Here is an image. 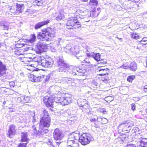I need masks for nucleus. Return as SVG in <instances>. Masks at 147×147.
Segmentation results:
<instances>
[{
    "instance_id": "nucleus-1",
    "label": "nucleus",
    "mask_w": 147,
    "mask_h": 147,
    "mask_svg": "<svg viewBox=\"0 0 147 147\" xmlns=\"http://www.w3.org/2000/svg\"><path fill=\"white\" fill-rule=\"evenodd\" d=\"M72 100L71 95L67 94L64 97L62 98L55 96L54 99L51 97L46 96L44 98L43 101L47 107H53V105L54 100L55 101H57L59 103H61L63 105H68L71 102Z\"/></svg>"
},
{
    "instance_id": "nucleus-2",
    "label": "nucleus",
    "mask_w": 147,
    "mask_h": 147,
    "mask_svg": "<svg viewBox=\"0 0 147 147\" xmlns=\"http://www.w3.org/2000/svg\"><path fill=\"white\" fill-rule=\"evenodd\" d=\"M54 34L49 32L48 30L46 29L42 32L39 33L38 34L37 38L42 41L47 42L51 41L55 36Z\"/></svg>"
},
{
    "instance_id": "nucleus-3",
    "label": "nucleus",
    "mask_w": 147,
    "mask_h": 147,
    "mask_svg": "<svg viewBox=\"0 0 147 147\" xmlns=\"http://www.w3.org/2000/svg\"><path fill=\"white\" fill-rule=\"evenodd\" d=\"M93 139L92 136L89 133H85L79 137L78 140L82 145H85L88 144Z\"/></svg>"
},
{
    "instance_id": "nucleus-4",
    "label": "nucleus",
    "mask_w": 147,
    "mask_h": 147,
    "mask_svg": "<svg viewBox=\"0 0 147 147\" xmlns=\"http://www.w3.org/2000/svg\"><path fill=\"white\" fill-rule=\"evenodd\" d=\"M34 60L36 62L38 65H41L45 67H49L51 64L50 61L43 57H36L34 59Z\"/></svg>"
},
{
    "instance_id": "nucleus-5",
    "label": "nucleus",
    "mask_w": 147,
    "mask_h": 147,
    "mask_svg": "<svg viewBox=\"0 0 147 147\" xmlns=\"http://www.w3.org/2000/svg\"><path fill=\"white\" fill-rule=\"evenodd\" d=\"M77 17H71L68 18L66 24V28L68 29L73 28L76 25H78V22L77 20Z\"/></svg>"
},
{
    "instance_id": "nucleus-6",
    "label": "nucleus",
    "mask_w": 147,
    "mask_h": 147,
    "mask_svg": "<svg viewBox=\"0 0 147 147\" xmlns=\"http://www.w3.org/2000/svg\"><path fill=\"white\" fill-rule=\"evenodd\" d=\"M53 136L54 139L56 140H61L64 137L62 131L58 129H56L54 131Z\"/></svg>"
},
{
    "instance_id": "nucleus-7",
    "label": "nucleus",
    "mask_w": 147,
    "mask_h": 147,
    "mask_svg": "<svg viewBox=\"0 0 147 147\" xmlns=\"http://www.w3.org/2000/svg\"><path fill=\"white\" fill-rule=\"evenodd\" d=\"M51 120L50 117L46 118L45 117H42L40 121V125L41 126V127H48L50 125Z\"/></svg>"
},
{
    "instance_id": "nucleus-8",
    "label": "nucleus",
    "mask_w": 147,
    "mask_h": 147,
    "mask_svg": "<svg viewBox=\"0 0 147 147\" xmlns=\"http://www.w3.org/2000/svg\"><path fill=\"white\" fill-rule=\"evenodd\" d=\"M80 70L78 67H73V66H69L68 71L69 73L74 75H78L82 76L83 75V73L78 72V70Z\"/></svg>"
},
{
    "instance_id": "nucleus-9",
    "label": "nucleus",
    "mask_w": 147,
    "mask_h": 147,
    "mask_svg": "<svg viewBox=\"0 0 147 147\" xmlns=\"http://www.w3.org/2000/svg\"><path fill=\"white\" fill-rule=\"evenodd\" d=\"M62 82L63 83L65 82L68 84L69 85L72 86H76V83L74 82V80L71 78L66 77L62 79Z\"/></svg>"
},
{
    "instance_id": "nucleus-10",
    "label": "nucleus",
    "mask_w": 147,
    "mask_h": 147,
    "mask_svg": "<svg viewBox=\"0 0 147 147\" xmlns=\"http://www.w3.org/2000/svg\"><path fill=\"white\" fill-rule=\"evenodd\" d=\"M96 71L98 72V75L100 76L108 75L109 72V69L107 68L106 69H100L97 68L96 69Z\"/></svg>"
},
{
    "instance_id": "nucleus-11",
    "label": "nucleus",
    "mask_w": 147,
    "mask_h": 147,
    "mask_svg": "<svg viewBox=\"0 0 147 147\" xmlns=\"http://www.w3.org/2000/svg\"><path fill=\"white\" fill-rule=\"evenodd\" d=\"M79 133H76L75 132H73L71 134H69L68 138L67 140H70L71 141H75V140H78L79 139Z\"/></svg>"
},
{
    "instance_id": "nucleus-12",
    "label": "nucleus",
    "mask_w": 147,
    "mask_h": 147,
    "mask_svg": "<svg viewBox=\"0 0 147 147\" xmlns=\"http://www.w3.org/2000/svg\"><path fill=\"white\" fill-rule=\"evenodd\" d=\"M6 70L5 65L0 61V77L5 73Z\"/></svg>"
},
{
    "instance_id": "nucleus-13",
    "label": "nucleus",
    "mask_w": 147,
    "mask_h": 147,
    "mask_svg": "<svg viewBox=\"0 0 147 147\" xmlns=\"http://www.w3.org/2000/svg\"><path fill=\"white\" fill-rule=\"evenodd\" d=\"M78 140H75V141H71L70 140H67V144L68 146H70L72 147H78L79 145L78 143Z\"/></svg>"
},
{
    "instance_id": "nucleus-14",
    "label": "nucleus",
    "mask_w": 147,
    "mask_h": 147,
    "mask_svg": "<svg viewBox=\"0 0 147 147\" xmlns=\"http://www.w3.org/2000/svg\"><path fill=\"white\" fill-rule=\"evenodd\" d=\"M15 128V126L14 125H11L10 126L8 132V135L9 137H12V136L15 134L16 130Z\"/></svg>"
},
{
    "instance_id": "nucleus-15",
    "label": "nucleus",
    "mask_w": 147,
    "mask_h": 147,
    "mask_svg": "<svg viewBox=\"0 0 147 147\" xmlns=\"http://www.w3.org/2000/svg\"><path fill=\"white\" fill-rule=\"evenodd\" d=\"M46 127H41L40 125L39 129L38 132H37L38 135H43L48 132V129H45Z\"/></svg>"
},
{
    "instance_id": "nucleus-16",
    "label": "nucleus",
    "mask_w": 147,
    "mask_h": 147,
    "mask_svg": "<svg viewBox=\"0 0 147 147\" xmlns=\"http://www.w3.org/2000/svg\"><path fill=\"white\" fill-rule=\"evenodd\" d=\"M49 23V21L48 20L43 21L41 22H39L36 24L34 28L35 29H38L42 26L46 25Z\"/></svg>"
},
{
    "instance_id": "nucleus-17",
    "label": "nucleus",
    "mask_w": 147,
    "mask_h": 147,
    "mask_svg": "<svg viewBox=\"0 0 147 147\" xmlns=\"http://www.w3.org/2000/svg\"><path fill=\"white\" fill-rule=\"evenodd\" d=\"M129 67V69L130 70L132 71H135L137 68V64L135 62L132 61L130 63Z\"/></svg>"
},
{
    "instance_id": "nucleus-18",
    "label": "nucleus",
    "mask_w": 147,
    "mask_h": 147,
    "mask_svg": "<svg viewBox=\"0 0 147 147\" xmlns=\"http://www.w3.org/2000/svg\"><path fill=\"white\" fill-rule=\"evenodd\" d=\"M18 100L23 102H28L29 101V98L28 96H23L18 98Z\"/></svg>"
},
{
    "instance_id": "nucleus-19",
    "label": "nucleus",
    "mask_w": 147,
    "mask_h": 147,
    "mask_svg": "<svg viewBox=\"0 0 147 147\" xmlns=\"http://www.w3.org/2000/svg\"><path fill=\"white\" fill-rule=\"evenodd\" d=\"M44 46L42 44H38L36 47V49L39 52H42L44 51Z\"/></svg>"
},
{
    "instance_id": "nucleus-20",
    "label": "nucleus",
    "mask_w": 147,
    "mask_h": 147,
    "mask_svg": "<svg viewBox=\"0 0 147 147\" xmlns=\"http://www.w3.org/2000/svg\"><path fill=\"white\" fill-rule=\"evenodd\" d=\"M92 57L97 61H101L102 60L100 57V55L99 53H94L91 55Z\"/></svg>"
},
{
    "instance_id": "nucleus-21",
    "label": "nucleus",
    "mask_w": 147,
    "mask_h": 147,
    "mask_svg": "<svg viewBox=\"0 0 147 147\" xmlns=\"http://www.w3.org/2000/svg\"><path fill=\"white\" fill-rule=\"evenodd\" d=\"M69 67L67 64H65V66H61L59 67V71L60 72H65L66 71H68Z\"/></svg>"
},
{
    "instance_id": "nucleus-22",
    "label": "nucleus",
    "mask_w": 147,
    "mask_h": 147,
    "mask_svg": "<svg viewBox=\"0 0 147 147\" xmlns=\"http://www.w3.org/2000/svg\"><path fill=\"white\" fill-rule=\"evenodd\" d=\"M98 2L97 0H90L89 5V7H92L97 6Z\"/></svg>"
},
{
    "instance_id": "nucleus-23",
    "label": "nucleus",
    "mask_w": 147,
    "mask_h": 147,
    "mask_svg": "<svg viewBox=\"0 0 147 147\" xmlns=\"http://www.w3.org/2000/svg\"><path fill=\"white\" fill-rule=\"evenodd\" d=\"M72 50L73 51L71 52V54L74 55H76L79 52V47L78 46H76L72 48Z\"/></svg>"
},
{
    "instance_id": "nucleus-24",
    "label": "nucleus",
    "mask_w": 147,
    "mask_h": 147,
    "mask_svg": "<svg viewBox=\"0 0 147 147\" xmlns=\"http://www.w3.org/2000/svg\"><path fill=\"white\" fill-rule=\"evenodd\" d=\"M26 133H23L22 136L21 141L22 142H25V143H28V142L29 140L27 138Z\"/></svg>"
},
{
    "instance_id": "nucleus-25",
    "label": "nucleus",
    "mask_w": 147,
    "mask_h": 147,
    "mask_svg": "<svg viewBox=\"0 0 147 147\" xmlns=\"http://www.w3.org/2000/svg\"><path fill=\"white\" fill-rule=\"evenodd\" d=\"M65 64H66L64 63V60L63 59L59 58L58 59L57 62V65L59 67L61 66H65Z\"/></svg>"
},
{
    "instance_id": "nucleus-26",
    "label": "nucleus",
    "mask_w": 147,
    "mask_h": 147,
    "mask_svg": "<svg viewBox=\"0 0 147 147\" xmlns=\"http://www.w3.org/2000/svg\"><path fill=\"white\" fill-rule=\"evenodd\" d=\"M23 6H24L23 4H17L16 5L17 8L16 10V13L17 15L19 13L22 12V8Z\"/></svg>"
},
{
    "instance_id": "nucleus-27",
    "label": "nucleus",
    "mask_w": 147,
    "mask_h": 147,
    "mask_svg": "<svg viewBox=\"0 0 147 147\" xmlns=\"http://www.w3.org/2000/svg\"><path fill=\"white\" fill-rule=\"evenodd\" d=\"M72 47L71 46L69 45H67L66 47L64 48V51L65 52L71 53V54L72 51H73V50H72Z\"/></svg>"
},
{
    "instance_id": "nucleus-28",
    "label": "nucleus",
    "mask_w": 147,
    "mask_h": 147,
    "mask_svg": "<svg viewBox=\"0 0 147 147\" xmlns=\"http://www.w3.org/2000/svg\"><path fill=\"white\" fill-rule=\"evenodd\" d=\"M36 38V36L34 34H33L30 36L29 39L27 40V41L28 42H30L31 43H33Z\"/></svg>"
},
{
    "instance_id": "nucleus-29",
    "label": "nucleus",
    "mask_w": 147,
    "mask_h": 147,
    "mask_svg": "<svg viewBox=\"0 0 147 147\" xmlns=\"http://www.w3.org/2000/svg\"><path fill=\"white\" fill-rule=\"evenodd\" d=\"M84 101V100L80 99L78 100L77 102L79 106L84 107L85 106V104L86 105H88L87 104H85Z\"/></svg>"
},
{
    "instance_id": "nucleus-30",
    "label": "nucleus",
    "mask_w": 147,
    "mask_h": 147,
    "mask_svg": "<svg viewBox=\"0 0 147 147\" xmlns=\"http://www.w3.org/2000/svg\"><path fill=\"white\" fill-rule=\"evenodd\" d=\"M97 120L99 121H101L102 124L106 123L108 121L107 119L105 118H101L98 117H97Z\"/></svg>"
},
{
    "instance_id": "nucleus-31",
    "label": "nucleus",
    "mask_w": 147,
    "mask_h": 147,
    "mask_svg": "<svg viewBox=\"0 0 147 147\" xmlns=\"http://www.w3.org/2000/svg\"><path fill=\"white\" fill-rule=\"evenodd\" d=\"M64 18V15L60 13V14L55 19L57 21H59L62 20Z\"/></svg>"
},
{
    "instance_id": "nucleus-32",
    "label": "nucleus",
    "mask_w": 147,
    "mask_h": 147,
    "mask_svg": "<svg viewBox=\"0 0 147 147\" xmlns=\"http://www.w3.org/2000/svg\"><path fill=\"white\" fill-rule=\"evenodd\" d=\"M21 59L22 61L26 63L27 62H29L30 61V60L31 59V58H30L25 57H21Z\"/></svg>"
},
{
    "instance_id": "nucleus-33",
    "label": "nucleus",
    "mask_w": 147,
    "mask_h": 147,
    "mask_svg": "<svg viewBox=\"0 0 147 147\" xmlns=\"http://www.w3.org/2000/svg\"><path fill=\"white\" fill-rule=\"evenodd\" d=\"M0 26L2 27V28L4 30H7L8 29L9 27V25L7 24L3 23L2 22H0Z\"/></svg>"
},
{
    "instance_id": "nucleus-34",
    "label": "nucleus",
    "mask_w": 147,
    "mask_h": 147,
    "mask_svg": "<svg viewBox=\"0 0 147 147\" xmlns=\"http://www.w3.org/2000/svg\"><path fill=\"white\" fill-rule=\"evenodd\" d=\"M125 7L129 11L131 12H134L137 10L134 7H130L129 6H126Z\"/></svg>"
},
{
    "instance_id": "nucleus-35",
    "label": "nucleus",
    "mask_w": 147,
    "mask_h": 147,
    "mask_svg": "<svg viewBox=\"0 0 147 147\" xmlns=\"http://www.w3.org/2000/svg\"><path fill=\"white\" fill-rule=\"evenodd\" d=\"M43 115L42 117L45 118L50 117L48 111L46 109H44L43 111Z\"/></svg>"
},
{
    "instance_id": "nucleus-36",
    "label": "nucleus",
    "mask_w": 147,
    "mask_h": 147,
    "mask_svg": "<svg viewBox=\"0 0 147 147\" xmlns=\"http://www.w3.org/2000/svg\"><path fill=\"white\" fill-rule=\"evenodd\" d=\"M131 36L132 38L135 39H138L139 38V37L138 35L136 33H133L131 34Z\"/></svg>"
},
{
    "instance_id": "nucleus-37",
    "label": "nucleus",
    "mask_w": 147,
    "mask_h": 147,
    "mask_svg": "<svg viewBox=\"0 0 147 147\" xmlns=\"http://www.w3.org/2000/svg\"><path fill=\"white\" fill-rule=\"evenodd\" d=\"M43 78L41 76H36L35 79H34L35 82H38L42 80V79Z\"/></svg>"
},
{
    "instance_id": "nucleus-38",
    "label": "nucleus",
    "mask_w": 147,
    "mask_h": 147,
    "mask_svg": "<svg viewBox=\"0 0 147 147\" xmlns=\"http://www.w3.org/2000/svg\"><path fill=\"white\" fill-rule=\"evenodd\" d=\"M36 76H34L33 74L30 75V76H29V80L33 82H35L34 80H35L34 79L36 78Z\"/></svg>"
},
{
    "instance_id": "nucleus-39",
    "label": "nucleus",
    "mask_w": 147,
    "mask_h": 147,
    "mask_svg": "<svg viewBox=\"0 0 147 147\" xmlns=\"http://www.w3.org/2000/svg\"><path fill=\"white\" fill-rule=\"evenodd\" d=\"M135 76H128L127 79V81L129 82H131L133 79L135 78Z\"/></svg>"
},
{
    "instance_id": "nucleus-40",
    "label": "nucleus",
    "mask_w": 147,
    "mask_h": 147,
    "mask_svg": "<svg viewBox=\"0 0 147 147\" xmlns=\"http://www.w3.org/2000/svg\"><path fill=\"white\" fill-rule=\"evenodd\" d=\"M19 42H18L16 44V47L17 48H20L22 47L23 46H24L25 45H26V44H20L19 43Z\"/></svg>"
},
{
    "instance_id": "nucleus-41",
    "label": "nucleus",
    "mask_w": 147,
    "mask_h": 147,
    "mask_svg": "<svg viewBox=\"0 0 147 147\" xmlns=\"http://www.w3.org/2000/svg\"><path fill=\"white\" fill-rule=\"evenodd\" d=\"M50 47L51 51L55 52L56 51L57 49L55 48V45H50Z\"/></svg>"
},
{
    "instance_id": "nucleus-42",
    "label": "nucleus",
    "mask_w": 147,
    "mask_h": 147,
    "mask_svg": "<svg viewBox=\"0 0 147 147\" xmlns=\"http://www.w3.org/2000/svg\"><path fill=\"white\" fill-rule=\"evenodd\" d=\"M9 9L10 10V11H9V12H10L12 13L14 15L17 14L16 13V11L15 9L11 7H9Z\"/></svg>"
},
{
    "instance_id": "nucleus-43",
    "label": "nucleus",
    "mask_w": 147,
    "mask_h": 147,
    "mask_svg": "<svg viewBox=\"0 0 147 147\" xmlns=\"http://www.w3.org/2000/svg\"><path fill=\"white\" fill-rule=\"evenodd\" d=\"M83 12L80 9H78L75 12V14L78 16L77 14H79V15H82V13Z\"/></svg>"
},
{
    "instance_id": "nucleus-44",
    "label": "nucleus",
    "mask_w": 147,
    "mask_h": 147,
    "mask_svg": "<svg viewBox=\"0 0 147 147\" xmlns=\"http://www.w3.org/2000/svg\"><path fill=\"white\" fill-rule=\"evenodd\" d=\"M76 57L81 61H83V60L85 59V56H80L78 57L76 56Z\"/></svg>"
},
{
    "instance_id": "nucleus-45",
    "label": "nucleus",
    "mask_w": 147,
    "mask_h": 147,
    "mask_svg": "<svg viewBox=\"0 0 147 147\" xmlns=\"http://www.w3.org/2000/svg\"><path fill=\"white\" fill-rule=\"evenodd\" d=\"M133 125L131 123H125L123 124H121V125H123V126H125L126 127H129L131 126V125Z\"/></svg>"
},
{
    "instance_id": "nucleus-46",
    "label": "nucleus",
    "mask_w": 147,
    "mask_h": 147,
    "mask_svg": "<svg viewBox=\"0 0 147 147\" xmlns=\"http://www.w3.org/2000/svg\"><path fill=\"white\" fill-rule=\"evenodd\" d=\"M141 144H143L144 145H146L147 143V139H143L140 142Z\"/></svg>"
},
{
    "instance_id": "nucleus-47",
    "label": "nucleus",
    "mask_w": 147,
    "mask_h": 147,
    "mask_svg": "<svg viewBox=\"0 0 147 147\" xmlns=\"http://www.w3.org/2000/svg\"><path fill=\"white\" fill-rule=\"evenodd\" d=\"M120 68H122L125 69H129V66H127L123 64L120 67Z\"/></svg>"
},
{
    "instance_id": "nucleus-48",
    "label": "nucleus",
    "mask_w": 147,
    "mask_h": 147,
    "mask_svg": "<svg viewBox=\"0 0 147 147\" xmlns=\"http://www.w3.org/2000/svg\"><path fill=\"white\" fill-rule=\"evenodd\" d=\"M27 143H20L18 145V147H26V145Z\"/></svg>"
},
{
    "instance_id": "nucleus-49",
    "label": "nucleus",
    "mask_w": 147,
    "mask_h": 147,
    "mask_svg": "<svg viewBox=\"0 0 147 147\" xmlns=\"http://www.w3.org/2000/svg\"><path fill=\"white\" fill-rule=\"evenodd\" d=\"M15 54L18 55H22V54L21 53V52L20 50L15 51Z\"/></svg>"
},
{
    "instance_id": "nucleus-50",
    "label": "nucleus",
    "mask_w": 147,
    "mask_h": 147,
    "mask_svg": "<svg viewBox=\"0 0 147 147\" xmlns=\"http://www.w3.org/2000/svg\"><path fill=\"white\" fill-rule=\"evenodd\" d=\"M99 111L100 112L104 114H105V113L106 112L105 109L103 108H101L100 109Z\"/></svg>"
},
{
    "instance_id": "nucleus-51",
    "label": "nucleus",
    "mask_w": 147,
    "mask_h": 147,
    "mask_svg": "<svg viewBox=\"0 0 147 147\" xmlns=\"http://www.w3.org/2000/svg\"><path fill=\"white\" fill-rule=\"evenodd\" d=\"M124 147H136V146L134 144H130L127 145Z\"/></svg>"
},
{
    "instance_id": "nucleus-52",
    "label": "nucleus",
    "mask_w": 147,
    "mask_h": 147,
    "mask_svg": "<svg viewBox=\"0 0 147 147\" xmlns=\"http://www.w3.org/2000/svg\"><path fill=\"white\" fill-rule=\"evenodd\" d=\"M106 63V61H103L100 62V63H99L98 64V65H97L98 66H100V65H99L100 64H101V65L102 66H104L105 65Z\"/></svg>"
},
{
    "instance_id": "nucleus-53",
    "label": "nucleus",
    "mask_w": 147,
    "mask_h": 147,
    "mask_svg": "<svg viewBox=\"0 0 147 147\" xmlns=\"http://www.w3.org/2000/svg\"><path fill=\"white\" fill-rule=\"evenodd\" d=\"M109 80V78L107 76H106L104 78H102V81H105V80Z\"/></svg>"
},
{
    "instance_id": "nucleus-54",
    "label": "nucleus",
    "mask_w": 147,
    "mask_h": 147,
    "mask_svg": "<svg viewBox=\"0 0 147 147\" xmlns=\"http://www.w3.org/2000/svg\"><path fill=\"white\" fill-rule=\"evenodd\" d=\"M78 72L79 73L80 72L83 73V75H82V76H83L84 75L85 70L80 69V70H78Z\"/></svg>"
},
{
    "instance_id": "nucleus-55",
    "label": "nucleus",
    "mask_w": 147,
    "mask_h": 147,
    "mask_svg": "<svg viewBox=\"0 0 147 147\" xmlns=\"http://www.w3.org/2000/svg\"><path fill=\"white\" fill-rule=\"evenodd\" d=\"M147 41V38L146 37L143 38L142 40L141 41V43L142 44H144V43H142L143 42H145Z\"/></svg>"
},
{
    "instance_id": "nucleus-56",
    "label": "nucleus",
    "mask_w": 147,
    "mask_h": 147,
    "mask_svg": "<svg viewBox=\"0 0 147 147\" xmlns=\"http://www.w3.org/2000/svg\"><path fill=\"white\" fill-rule=\"evenodd\" d=\"M84 60H83V61L85 62L86 63H89L90 61L89 60V59L88 58H85Z\"/></svg>"
},
{
    "instance_id": "nucleus-57",
    "label": "nucleus",
    "mask_w": 147,
    "mask_h": 147,
    "mask_svg": "<svg viewBox=\"0 0 147 147\" xmlns=\"http://www.w3.org/2000/svg\"><path fill=\"white\" fill-rule=\"evenodd\" d=\"M113 98L112 97L109 96H108V97L105 98L107 100H108L109 99H110V101H111L113 100Z\"/></svg>"
},
{
    "instance_id": "nucleus-58",
    "label": "nucleus",
    "mask_w": 147,
    "mask_h": 147,
    "mask_svg": "<svg viewBox=\"0 0 147 147\" xmlns=\"http://www.w3.org/2000/svg\"><path fill=\"white\" fill-rule=\"evenodd\" d=\"M48 141L47 142V143L49 145H53V143L51 140H48Z\"/></svg>"
},
{
    "instance_id": "nucleus-59",
    "label": "nucleus",
    "mask_w": 147,
    "mask_h": 147,
    "mask_svg": "<svg viewBox=\"0 0 147 147\" xmlns=\"http://www.w3.org/2000/svg\"><path fill=\"white\" fill-rule=\"evenodd\" d=\"M135 108H136V106H135V105L133 104H131V109L132 110L134 111V110H135Z\"/></svg>"
},
{
    "instance_id": "nucleus-60",
    "label": "nucleus",
    "mask_w": 147,
    "mask_h": 147,
    "mask_svg": "<svg viewBox=\"0 0 147 147\" xmlns=\"http://www.w3.org/2000/svg\"><path fill=\"white\" fill-rule=\"evenodd\" d=\"M90 121L91 122H95L96 121V119L94 118H92L90 119Z\"/></svg>"
},
{
    "instance_id": "nucleus-61",
    "label": "nucleus",
    "mask_w": 147,
    "mask_h": 147,
    "mask_svg": "<svg viewBox=\"0 0 147 147\" xmlns=\"http://www.w3.org/2000/svg\"><path fill=\"white\" fill-rule=\"evenodd\" d=\"M32 128L33 129H34V130L37 133V130L36 129V127H35V125H33L32 127ZM34 132L35 133V132L34 131Z\"/></svg>"
},
{
    "instance_id": "nucleus-62",
    "label": "nucleus",
    "mask_w": 147,
    "mask_h": 147,
    "mask_svg": "<svg viewBox=\"0 0 147 147\" xmlns=\"http://www.w3.org/2000/svg\"><path fill=\"white\" fill-rule=\"evenodd\" d=\"M42 4V1H39V2L37 4H36L37 6H40Z\"/></svg>"
},
{
    "instance_id": "nucleus-63",
    "label": "nucleus",
    "mask_w": 147,
    "mask_h": 147,
    "mask_svg": "<svg viewBox=\"0 0 147 147\" xmlns=\"http://www.w3.org/2000/svg\"><path fill=\"white\" fill-rule=\"evenodd\" d=\"M144 90L145 92H147V85L144 86Z\"/></svg>"
},
{
    "instance_id": "nucleus-64",
    "label": "nucleus",
    "mask_w": 147,
    "mask_h": 147,
    "mask_svg": "<svg viewBox=\"0 0 147 147\" xmlns=\"http://www.w3.org/2000/svg\"><path fill=\"white\" fill-rule=\"evenodd\" d=\"M13 82H11L10 83V85L12 87H13L14 86V85H13Z\"/></svg>"
}]
</instances>
